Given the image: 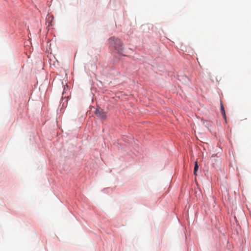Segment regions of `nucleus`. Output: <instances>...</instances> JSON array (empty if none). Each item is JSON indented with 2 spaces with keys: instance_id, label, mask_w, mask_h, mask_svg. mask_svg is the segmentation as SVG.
Here are the masks:
<instances>
[{
  "instance_id": "obj_1",
  "label": "nucleus",
  "mask_w": 251,
  "mask_h": 251,
  "mask_svg": "<svg viewBox=\"0 0 251 251\" xmlns=\"http://www.w3.org/2000/svg\"><path fill=\"white\" fill-rule=\"evenodd\" d=\"M108 41L110 46L114 47L118 51H121L122 50V44L118 38L112 37L110 38Z\"/></svg>"
},
{
  "instance_id": "obj_3",
  "label": "nucleus",
  "mask_w": 251,
  "mask_h": 251,
  "mask_svg": "<svg viewBox=\"0 0 251 251\" xmlns=\"http://www.w3.org/2000/svg\"><path fill=\"white\" fill-rule=\"evenodd\" d=\"M221 111H222L223 116H224L225 120H226V116L225 111V109H224V106H223V105L222 104V103H221Z\"/></svg>"
},
{
  "instance_id": "obj_2",
  "label": "nucleus",
  "mask_w": 251,
  "mask_h": 251,
  "mask_svg": "<svg viewBox=\"0 0 251 251\" xmlns=\"http://www.w3.org/2000/svg\"><path fill=\"white\" fill-rule=\"evenodd\" d=\"M95 114L97 116L100 117L101 119H105L106 117V113L103 111V109L100 108H97L96 110Z\"/></svg>"
},
{
  "instance_id": "obj_4",
  "label": "nucleus",
  "mask_w": 251,
  "mask_h": 251,
  "mask_svg": "<svg viewBox=\"0 0 251 251\" xmlns=\"http://www.w3.org/2000/svg\"><path fill=\"white\" fill-rule=\"evenodd\" d=\"M198 168H199V166H198V162L196 161L195 162V167H194V175L195 176L197 175L196 172H197V170H198Z\"/></svg>"
},
{
  "instance_id": "obj_5",
  "label": "nucleus",
  "mask_w": 251,
  "mask_h": 251,
  "mask_svg": "<svg viewBox=\"0 0 251 251\" xmlns=\"http://www.w3.org/2000/svg\"><path fill=\"white\" fill-rule=\"evenodd\" d=\"M181 50L184 51V50L183 49H182Z\"/></svg>"
}]
</instances>
